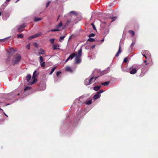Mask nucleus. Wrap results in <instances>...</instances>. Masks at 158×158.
Here are the masks:
<instances>
[{
    "label": "nucleus",
    "instance_id": "obj_1",
    "mask_svg": "<svg viewBox=\"0 0 158 158\" xmlns=\"http://www.w3.org/2000/svg\"><path fill=\"white\" fill-rule=\"evenodd\" d=\"M21 58V56L19 54H15L12 60V62L14 65L17 64L19 62Z\"/></svg>",
    "mask_w": 158,
    "mask_h": 158
},
{
    "label": "nucleus",
    "instance_id": "obj_2",
    "mask_svg": "<svg viewBox=\"0 0 158 158\" xmlns=\"http://www.w3.org/2000/svg\"><path fill=\"white\" fill-rule=\"evenodd\" d=\"M62 26V24L61 22H60L56 26V28L55 29H52L48 31V32L50 31H59L61 30V27Z\"/></svg>",
    "mask_w": 158,
    "mask_h": 158
},
{
    "label": "nucleus",
    "instance_id": "obj_3",
    "mask_svg": "<svg viewBox=\"0 0 158 158\" xmlns=\"http://www.w3.org/2000/svg\"><path fill=\"white\" fill-rule=\"evenodd\" d=\"M142 54L146 59L147 58L150 57V53L147 50H143L142 52Z\"/></svg>",
    "mask_w": 158,
    "mask_h": 158
},
{
    "label": "nucleus",
    "instance_id": "obj_4",
    "mask_svg": "<svg viewBox=\"0 0 158 158\" xmlns=\"http://www.w3.org/2000/svg\"><path fill=\"white\" fill-rule=\"evenodd\" d=\"M92 78H89V77L86 78L84 81V83L86 85H89L92 83Z\"/></svg>",
    "mask_w": 158,
    "mask_h": 158
},
{
    "label": "nucleus",
    "instance_id": "obj_5",
    "mask_svg": "<svg viewBox=\"0 0 158 158\" xmlns=\"http://www.w3.org/2000/svg\"><path fill=\"white\" fill-rule=\"evenodd\" d=\"M129 69L130 70V73L131 74H134L137 72V69L135 67H132L130 68Z\"/></svg>",
    "mask_w": 158,
    "mask_h": 158
},
{
    "label": "nucleus",
    "instance_id": "obj_6",
    "mask_svg": "<svg viewBox=\"0 0 158 158\" xmlns=\"http://www.w3.org/2000/svg\"><path fill=\"white\" fill-rule=\"evenodd\" d=\"M25 27V25L24 24L19 26L18 27V31L19 32H20L23 31V29Z\"/></svg>",
    "mask_w": 158,
    "mask_h": 158
},
{
    "label": "nucleus",
    "instance_id": "obj_7",
    "mask_svg": "<svg viewBox=\"0 0 158 158\" xmlns=\"http://www.w3.org/2000/svg\"><path fill=\"white\" fill-rule=\"evenodd\" d=\"M76 54L75 53H73L71 54L67 58V59L66 60L65 62H67L68 61H69V60H72L74 57L75 56Z\"/></svg>",
    "mask_w": 158,
    "mask_h": 158
},
{
    "label": "nucleus",
    "instance_id": "obj_8",
    "mask_svg": "<svg viewBox=\"0 0 158 158\" xmlns=\"http://www.w3.org/2000/svg\"><path fill=\"white\" fill-rule=\"evenodd\" d=\"M2 19L4 20H6L9 17V15L8 13H3L2 15Z\"/></svg>",
    "mask_w": 158,
    "mask_h": 158
},
{
    "label": "nucleus",
    "instance_id": "obj_9",
    "mask_svg": "<svg viewBox=\"0 0 158 158\" xmlns=\"http://www.w3.org/2000/svg\"><path fill=\"white\" fill-rule=\"evenodd\" d=\"M81 62V57L79 56H76L75 59V62L76 64H79Z\"/></svg>",
    "mask_w": 158,
    "mask_h": 158
},
{
    "label": "nucleus",
    "instance_id": "obj_10",
    "mask_svg": "<svg viewBox=\"0 0 158 158\" xmlns=\"http://www.w3.org/2000/svg\"><path fill=\"white\" fill-rule=\"evenodd\" d=\"M31 82H30L28 83V84L29 85H32L34 84L35 82H36V78L35 77H32V78L31 79Z\"/></svg>",
    "mask_w": 158,
    "mask_h": 158
},
{
    "label": "nucleus",
    "instance_id": "obj_11",
    "mask_svg": "<svg viewBox=\"0 0 158 158\" xmlns=\"http://www.w3.org/2000/svg\"><path fill=\"white\" fill-rule=\"evenodd\" d=\"M43 58L42 56L40 57V62L41 65V66L42 67H44L45 66L44 64L45 62H43Z\"/></svg>",
    "mask_w": 158,
    "mask_h": 158
},
{
    "label": "nucleus",
    "instance_id": "obj_12",
    "mask_svg": "<svg viewBox=\"0 0 158 158\" xmlns=\"http://www.w3.org/2000/svg\"><path fill=\"white\" fill-rule=\"evenodd\" d=\"M52 47H53V50H55L57 49H60L59 48L60 46L58 44H53L52 45Z\"/></svg>",
    "mask_w": 158,
    "mask_h": 158
},
{
    "label": "nucleus",
    "instance_id": "obj_13",
    "mask_svg": "<svg viewBox=\"0 0 158 158\" xmlns=\"http://www.w3.org/2000/svg\"><path fill=\"white\" fill-rule=\"evenodd\" d=\"M82 49L81 48L78 51V53L76 55H75L76 56L81 57V56L82 55Z\"/></svg>",
    "mask_w": 158,
    "mask_h": 158
},
{
    "label": "nucleus",
    "instance_id": "obj_14",
    "mask_svg": "<svg viewBox=\"0 0 158 158\" xmlns=\"http://www.w3.org/2000/svg\"><path fill=\"white\" fill-rule=\"evenodd\" d=\"M65 70L67 71L70 72H73V71L71 69V67L69 66H67L65 68Z\"/></svg>",
    "mask_w": 158,
    "mask_h": 158
},
{
    "label": "nucleus",
    "instance_id": "obj_15",
    "mask_svg": "<svg viewBox=\"0 0 158 158\" xmlns=\"http://www.w3.org/2000/svg\"><path fill=\"white\" fill-rule=\"evenodd\" d=\"M100 94H98V93L97 94H95L93 98L95 100L97 99H98V98H99L100 97Z\"/></svg>",
    "mask_w": 158,
    "mask_h": 158
},
{
    "label": "nucleus",
    "instance_id": "obj_16",
    "mask_svg": "<svg viewBox=\"0 0 158 158\" xmlns=\"http://www.w3.org/2000/svg\"><path fill=\"white\" fill-rule=\"evenodd\" d=\"M110 83V82L109 81H106L102 83L101 85L104 86H107L109 85Z\"/></svg>",
    "mask_w": 158,
    "mask_h": 158
},
{
    "label": "nucleus",
    "instance_id": "obj_17",
    "mask_svg": "<svg viewBox=\"0 0 158 158\" xmlns=\"http://www.w3.org/2000/svg\"><path fill=\"white\" fill-rule=\"evenodd\" d=\"M28 83L29 82V81L31 78V75L30 74H28L26 77Z\"/></svg>",
    "mask_w": 158,
    "mask_h": 158
},
{
    "label": "nucleus",
    "instance_id": "obj_18",
    "mask_svg": "<svg viewBox=\"0 0 158 158\" xmlns=\"http://www.w3.org/2000/svg\"><path fill=\"white\" fill-rule=\"evenodd\" d=\"M92 102V101L91 100H88L86 101L85 102V103L87 105H89Z\"/></svg>",
    "mask_w": 158,
    "mask_h": 158
},
{
    "label": "nucleus",
    "instance_id": "obj_19",
    "mask_svg": "<svg viewBox=\"0 0 158 158\" xmlns=\"http://www.w3.org/2000/svg\"><path fill=\"white\" fill-rule=\"evenodd\" d=\"M42 19V18H37L36 17H35L34 18V21L35 22H37L40 20H41Z\"/></svg>",
    "mask_w": 158,
    "mask_h": 158
},
{
    "label": "nucleus",
    "instance_id": "obj_20",
    "mask_svg": "<svg viewBox=\"0 0 158 158\" xmlns=\"http://www.w3.org/2000/svg\"><path fill=\"white\" fill-rule=\"evenodd\" d=\"M121 52V47H120V45L119 46L118 51V52H117V54H116L115 56H119V54Z\"/></svg>",
    "mask_w": 158,
    "mask_h": 158
},
{
    "label": "nucleus",
    "instance_id": "obj_21",
    "mask_svg": "<svg viewBox=\"0 0 158 158\" xmlns=\"http://www.w3.org/2000/svg\"><path fill=\"white\" fill-rule=\"evenodd\" d=\"M42 35V33L41 32H40L39 33H36V34L34 35L35 38L38 37L40 36L41 35Z\"/></svg>",
    "mask_w": 158,
    "mask_h": 158
},
{
    "label": "nucleus",
    "instance_id": "obj_22",
    "mask_svg": "<svg viewBox=\"0 0 158 158\" xmlns=\"http://www.w3.org/2000/svg\"><path fill=\"white\" fill-rule=\"evenodd\" d=\"M81 98V97H80L79 98H77L76 99L75 101V102L76 103H80L81 102V101H80V99Z\"/></svg>",
    "mask_w": 158,
    "mask_h": 158
},
{
    "label": "nucleus",
    "instance_id": "obj_23",
    "mask_svg": "<svg viewBox=\"0 0 158 158\" xmlns=\"http://www.w3.org/2000/svg\"><path fill=\"white\" fill-rule=\"evenodd\" d=\"M98 77H89V78H92L93 79L92 80V83L94 82L98 78Z\"/></svg>",
    "mask_w": 158,
    "mask_h": 158
},
{
    "label": "nucleus",
    "instance_id": "obj_24",
    "mask_svg": "<svg viewBox=\"0 0 158 158\" xmlns=\"http://www.w3.org/2000/svg\"><path fill=\"white\" fill-rule=\"evenodd\" d=\"M101 87V86H95L94 87V89L95 91H97L99 90Z\"/></svg>",
    "mask_w": 158,
    "mask_h": 158
},
{
    "label": "nucleus",
    "instance_id": "obj_25",
    "mask_svg": "<svg viewBox=\"0 0 158 158\" xmlns=\"http://www.w3.org/2000/svg\"><path fill=\"white\" fill-rule=\"evenodd\" d=\"M44 51L42 49H41L40 50V51L39 52V54H44Z\"/></svg>",
    "mask_w": 158,
    "mask_h": 158
},
{
    "label": "nucleus",
    "instance_id": "obj_26",
    "mask_svg": "<svg viewBox=\"0 0 158 158\" xmlns=\"http://www.w3.org/2000/svg\"><path fill=\"white\" fill-rule=\"evenodd\" d=\"M56 68V67H54L53 68H52V70L51 71V72L49 73V74L50 75H51L52 73L54 72V71L55 70V69Z\"/></svg>",
    "mask_w": 158,
    "mask_h": 158
},
{
    "label": "nucleus",
    "instance_id": "obj_27",
    "mask_svg": "<svg viewBox=\"0 0 158 158\" xmlns=\"http://www.w3.org/2000/svg\"><path fill=\"white\" fill-rule=\"evenodd\" d=\"M34 38H35V37L34 35H33L28 37L27 38V39L28 40H30L31 39H34Z\"/></svg>",
    "mask_w": 158,
    "mask_h": 158
},
{
    "label": "nucleus",
    "instance_id": "obj_28",
    "mask_svg": "<svg viewBox=\"0 0 158 158\" xmlns=\"http://www.w3.org/2000/svg\"><path fill=\"white\" fill-rule=\"evenodd\" d=\"M129 32L131 35V36H133L134 35L135 33L133 31H132V30L129 31Z\"/></svg>",
    "mask_w": 158,
    "mask_h": 158
},
{
    "label": "nucleus",
    "instance_id": "obj_29",
    "mask_svg": "<svg viewBox=\"0 0 158 158\" xmlns=\"http://www.w3.org/2000/svg\"><path fill=\"white\" fill-rule=\"evenodd\" d=\"M23 37L22 34H19L17 35V38H22Z\"/></svg>",
    "mask_w": 158,
    "mask_h": 158
},
{
    "label": "nucleus",
    "instance_id": "obj_30",
    "mask_svg": "<svg viewBox=\"0 0 158 158\" xmlns=\"http://www.w3.org/2000/svg\"><path fill=\"white\" fill-rule=\"evenodd\" d=\"M65 37V36H63L60 37L59 41L60 42H61V41L62 40H63Z\"/></svg>",
    "mask_w": 158,
    "mask_h": 158
},
{
    "label": "nucleus",
    "instance_id": "obj_31",
    "mask_svg": "<svg viewBox=\"0 0 158 158\" xmlns=\"http://www.w3.org/2000/svg\"><path fill=\"white\" fill-rule=\"evenodd\" d=\"M36 71L35 70L34 72L33 73V75L32 76V77H35L36 78V77L37 76V75L36 73Z\"/></svg>",
    "mask_w": 158,
    "mask_h": 158
},
{
    "label": "nucleus",
    "instance_id": "obj_32",
    "mask_svg": "<svg viewBox=\"0 0 158 158\" xmlns=\"http://www.w3.org/2000/svg\"><path fill=\"white\" fill-rule=\"evenodd\" d=\"M31 89V87H28V86H27L24 89V91H26V90H27L28 89Z\"/></svg>",
    "mask_w": 158,
    "mask_h": 158
},
{
    "label": "nucleus",
    "instance_id": "obj_33",
    "mask_svg": "<svg viewBox=\"0 0 158 158\" xmlns=\"http://www.w3.org/2000/svg\"><path fill=\"white\" fill-rule=\"evenodd\" d=\"M94 40V39L93 38H89L88 39V41L89 42H93Z\"/></svg>",
    "mask_w": 158,
    "mask_h": 158
},
{
    "label": "nucleus",
    "instance_id": "obj_34",
    "mask_svg": "<svg viewBox=\"0 0 158 158\" xmlns=\"http://www.w3.org/2000/svg\"><path fill=\"white\" fill-rule=\"evenodd\" d=\"M55 39H52L50 40V41L51 42V44H53L54 43Z\"/></svg>",
    "mask_w": 158,
    "mask_h": 158
},
{
    "label": "nucleus",
    "instance_id": "obj_35",
    "mask_svg": "<svg viewBox=\"0 0 158 158\" xmlns=\"http://www.w3.org/2000/svg\"><path fill=\"white\" fill-rule=\"evenodd\" d=\"M51 2V1H49L46 4V7L47 8V7L50 4V3Z\"/></svg>",
    "mask_w": 158,
    "mask_h": 158
},
{
    "label": "nucleus",
    "instance_id": "obj_36",
    "mask_svg": "<svg viewBox=\"0 0 158 158\" xmlns=\"http://www.w3.org/2000/svg\"><path fill=\"white\" fill-rule=\"evenodd\" d=\"M9 38V37H8V38ZM8 39V38H6L5 39H0V42H4V41Z\"/></svg>",
    "mask_w": 158,
    "mask_h": 158
},
{
    "label": "nucleus",
    "instance_id": "obj_37",
    "mask_svg": "<svg viewBox=\"0 0 158 158\" xmlns=\"http://www.w3.org/2000/svg\"><path fill=\"white\" fill-rule=\"evenodd\" d=\"M106 24V23L105 22H103L101 23V25L103 27H104V26H105V25Z\"/></svg>",
    "mask_w": 158,
    "mask_h": 158
},
{
    "label": "nucleus",
    "instance_id": "obj_38",
    "mask_svg": "<svg viewBox=\"0 0 158 158\" xmlns=\"http://www.w3.org/2000/svg\"><path fill=\"white\" fill-rule=\"evenodd\" d=\"M95 35V34H94V33H91L89 36V37H93Z\"/></svg>",
    "mask_w": 158,
    "mask_h": 158
},
{
    "label": "nucleus",
    "instance_id": "obj_39",
    "mask_svg": "<svg viewBox=\"0 0 158 158\" xmlns=\"http://www.w3.org/2000/svg\"><path fill=\"white\" fill-rule=\"evenodd\" d=\"M26 47L27 49H30V44H29L27 45L26 46Z\"/></svg>",
    "mask_w": 158,
    "mask_h": 158
},
{
    "label": "nucleus",
    "instance_id": "obj_40",
    "mask_svg": "<svg viewBox=\"0 0 158 158\" xmlns=\"http://www.w3.org/2000/svg\"><path fill=\"white\" fill-rule=\"evenodd\" d=\"M61 72L60 71H58L56 73V76L57 77H59V75L61 74Z\"/></svg>",
    "mask_w": 158,
    "mask_h": 158
},
{
    "label": "nucleus",
    "instance_id": "obj_41",
    "mask_svg": "<svg viewBox=\"0 0 158 158\" xmlns=\"http://www.w3.org/2000/svg\"><path fill=\"white\" fill-rule=\"evenodd\" d=\"M104 92V90L101 89L99 90V92L98 93V94H100L101 93H102Z\"/></svg>",
    "mask_w": 158,
    "mask_h": 158
},
{
    "label": "nucleus",
    "instance_id": "obj_42",
    "mask_svg": "<svg viewBox=\"0 0 158 158\" xmlns=\"http://www.w3.org/2000/svg\"><path fill=\"white\" fill-rule=\"evenodd\" d=\"M127 57H126L124 59V60H123V62H124V63H126L127 62Z\"/></svg>",
    "mask_w": 158,
    "mask_h": 158
},
{
    "label": "nucleus",
    "instance_id": "obj_43",
    "mask_svg": "<svg viewBox=\"0 0 158 158\" xmlns=\"http://www.w3.org/2000/svg\"><path fill=\"white\" fill-rule=\"evenodd\" d=\"M116 17H112V18H111V19H112V22L114 21L116 19Z\"/></svg>",
    "mask_w": 158,
    "mask_h": 158
},
{
    "label": "nucleus",
    "instance_id": "obj_44",
    "mask_svg": "<svg viewBox=\"0 0 158 158\" xmlns=\"http://www.w3.org/2000/svg\"><path fill=\"white\" fill-rule=\"evenodd\" d=\"M46 88V87L44 85L43 87V89H40V90H44Z\"/></svg>",
    "mask_w": 158,
    "mask_h": 158
},
{
    "label": "nucleus",
    "instance_id": "obj_45",
    "mask_svg": "<svg viewBox=\"0 0 158 158\" xmlns=\"http://www.w3.org/2000/svg\"><path fill=\"white\" fill-rule=\"evenodd\" d=\"M95 47V45H93L91 47V48L93 49Z\"/></svg>",
    "mask_w": 158,
    "mask_h": 158
},
{
    "label": "nucleus",
    "instance_id": "obj_46",
    "mask_svg": "<svg viewBox=\"0 0 158 158\" xmlns=\"http://www.w3.org/2000/svg\"><path fill=\"white\" fill-rule=\"evenodd\" d=\"M93 28L94 29V30H96V27H95V26L94 25H93Z\"/></svg>",
    "mask_w": 158,
    "mask_h": 158
},
{
    "label": "nucleus",
    "instance_id": "obj_47",
    "mask_svg": "<svg viewBox=\"0 0 158 158\" xmlns=\"http://www.w3.org/2000/svg\"><path fill=\"white\" fill-rule=\"evenodd\" d=\"M70 13H73L74 14H75V11H71L70 12Z\"/></svg>",
    "mask_w": 158,
    "mask_h": 158
},
{
    "label": "nucleus",
    "instance_id": "obj_48",
    "mask_svg": "<svg viewBox=\"0 0 158 158\" xmlns=\"http://www.w3.org/2000/svg\"><path fill=\"white\" fill-rule=\"evenodd\" d=\"M2 11V10H1V9H0V16H1V15Z\"/></svg>",
    "mask_w": 158,
    "mask_h": 158
},
{
    "label": "nucleus",
    "instance_id": "obj_49",
    "mask_svg": "<svg viewBox=\"0 0 158 158\" xmlns=\"http://www.w3.org/2000/svg\"><path fill=\"white\" fill-rule=\"evenodd\" d=\"M54 81L55 82H56L57 81V80L56 78H55L54 79Z\"/></svg>",
    "mask_w": 158,
    "mask_h": 158
},
{
    "label": "nucleus",
    "instance_id": "obj_50",
    "mask_svg": "<svg viewBox=\"0 0 158 158\" xmlns=\"http://www.w3.org/2000/svg\"><path fill=\"white\" fill-rule=\"evenodd\" d=\"M10 0H6V2H9Z\"/></svg>",
    "mask_w": 158,
    "mask_h": 158
},
{
    "label": "nucleus",
    "instance_id": "obj_51",
    "mask_svg": "<svg viewBox=\"0 0 158 158\" xmlns=\"http://www.w3.org/2000/svg\"><path fill=\"white\" fill-rule=\"evenodd\" d=\"M19 0H17L15 2V3H17V2Z\"/></svg>",
    "mask_w": 158,
    "mask_h": 158
},
{
    "label": "nucleus",
    "instance_id": "obj_52",
    "mask_svg": "<svg viewBox=\"0 0 158 158\" xmlns=\"http://www.w3.org/2000/svg\"><path fill=\"white\" fill-rule=\"evenodd\" d=\"M104 40V39H103L102 40H101V41L102 42H103V41Z\"/></svg>",
    "mask_w": 158,
    "mask_h": 158
},
{
    "label": "nucleus",
    "instance_id": "obj_53",
    "mask_svg": "<svg viewBox=\"0 0 158 158\" xmlns=\"http://www.w3.org/2000/svg\"><path fill=\"white\" fill-rule=\"evenodd\" d=\"M4 113L5 116H6L7 117H8V116L4 112Z\"/></svg>",
    "mask_w": 158,
    "mask_h": 158
},
{
    "label": "nucleus",
    "instance_id": "obj_54",
    "mask_svg": "<svg viewBox=\"0 0 158 158\" xmlns=\"http://www.w3.org/2000/svg\"><path fill=\"white\" fill-rule=\"evenodd\" d=\"M134 45V44H133V43H132L131 44V46H132V45Z\"/></svg>",
    "mask_w": 158,
    "mask_h": 158
},
{
    "label": "nucleus",
    "instance_id": "obj_55",
    "mask_svg": "<svg viewBox=\"0 0 158 158\" xmlns=\"http://www.w3.org/2000/svg\"><path fill=\"white\" fill-rule=\"evenodd\" d=\"M147 62V60H144V62Z\"/></svg>",
    "mask_w": 158,
    "mask_h": 158
},
{
    "label": "nucleus",
    "instance_id": "obj_56",
    "mask_svg": "<svg viewBox=\"0 0 158 158\" xmlns=\"http://www.w3.org/2000/svg\"><path fill=\"white\" fill-rule=\"evenodd\" d=\"M70 21L69 20H68L67 21V23H69L70 22Z\"/></svg>",
    "mask_w": 158,
    "mask_h": 158
},
{
    "label": "nucleus",
    "instance_id": "obj_57",
    "mask_svg": "<svg viewBox=\"0 0 158 158\" xmlns=\"http://www.w3.org/2000/svg\"><path fill=\"white\" fill-rule=\"evenodd\" d=\"M91 25L93 26V25H94L93 23H91Z\"/></svg>",
    "mask_w": 158,
    "mask_h": 158
},
{
    "label": "nucleus",
    "instance_id": "obj_58",
    "mask_svg": "<svg viewBox=\"0 0 158 158\" xmlns=\"http://www.w3.org/2000/svg\"><path fill=\"white\" fill-rule=\"evenodd\" d=\"M0 110H2V111H3V110L0 108Z\"/></svg>",
    "mask_w": 158,
    "mask_h": 158
},
{
    "label": "nucleus",
    "instance_id": "obj_59",
    "mask_svg": "<svg viewBox=\"0 0 158 158\" xmlns=\"http://www.w3.org/2000/svg\"><path fill=\"white\" fill-rule=\"evenodd\" d=\"M18 95H19V94H18Z\"/></svg>",
    "mask_w": 158,
    "mask_h": 158
},
{
    "label": "nucleus",
    "instance_id": "obj_60",
    "mask_svg": "<svg viewBox=\"0 0 158 158\" xmlns=\"http://www.w3.org/2000/svg\"><path fill=\"white\" fill-rule=\"evenodd\" d=\"M59 18V16H58V19Z\"/></svg>",
    "mask_w": 158,
    "mask_h": 158
},
{
    "label": "nucleus",
    "instance_id": "obj_61",
    "mask_svg": "<svg viewBox=\"0 0 158 158\" xmlns=\"http://www.w3.org/2000/svg\"><path fill=\"white\" fill-rule=\"evenodd\" d=\"M147 64H146V65H147Z\"/></svg>",
    "mask_w": 158,
    "mask_h": 158
},
{
    "label": "nucleus",
    "instance_id": "obj_62",
    "mask_svg": "<svg viewBox=\"0 0 158 158\" xmlns=\"http://www.w3.org/2000/svg\"><path fill=\"white\" fill-rule=\"evenodd\" d=\"M36 46V45H35V46Z\"/></svg>",
    "mask_w": 158,
    "mask_h": 158
},
{
    "label": "nucleus",
    "instance_id": "obj_63",
    "mask_svg": "<svg viewBox=\"0 0 158 158\" xmlns=\"http://www.w3.org/2000/svg\"><path fill=\"white\" fill-rule=\"evenodd\" d=\"M36 46V45H35V46Z\"/></svg>",
    "mask_w": 158,
    "mask_h": 158
},
{
    "label": "nucleus",
    "instance_id": "obj_64",
    "mask_svg": "<svg viewBox=\"0 0 158 158\" xmlns=\"http://www.w3.org/2000/svg\"><path fill=\"white\" fill-rule=\"evenodd\" d=\"M36 46V45H35V46Z\"/></svg>",
    "mask_w": 158,
    "mask_h": 158
}]
</instances>
